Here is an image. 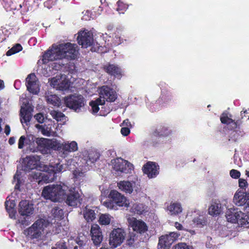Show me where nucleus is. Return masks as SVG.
I'll list each match as a JSON object with an SVG mask.
<instances>
[{
  "label": "nucleus",
  "mask_w": 249,
  "mask_h": 249,
  "mask_svg": "<svg viewBox=\"0 0 249 249\" xmlns=\"http://www.w3.org/2000/svg\"><path fill=\"white\" fill-rule=\"evenodd\" d=\"M78 54V46L76 44L70 42L58 45L53 44L52 48L45 52L42 56L43 63L50 61H59L52 64L55 71L60 70L62 67L67 64L68 60L76 58Z\"/></svg>",
  "instance_id": "1"
},
{
  "label": "nucleus",
  "mask_w": 249,
  "mask_h": 249,
  "mask_svg": "<svg viewBox=\"0 0 249 249\" xmlns=\"http://www.w3.org/2000/svg\"><path fill=\"white\" fill-rule=\"evenodd\" d=\"M42 196L54 202L61 201L66 198V203L71 206H77L82 201L81 193L78 187L69 188L62 182L44 187Z\"/></svg>",
  "instance_id": "2"
},
{
  "label": "nucleus",
  "mask_w": 249,
  "mask_h": 249,
  "mask_svg": "<svg viewBox=\"0 0 249 249\" xmlns=\"http://www.w3.org/2000/svg\"><path fill=\"white\" fill-rule=\"evenodd\" d=\"M116 91L107 86H103L99 89V97L89 103L92 114L105 116L112 110L108 103L114 102L117 98Z\"/></svg>",
  "instance_id": "3"
},
{
  "label": "nucleus",
  "mask_w": 249,
  "mask_h": 249,
  "mask_svg": "<svg viewBox=\"0 0 249 249\" xmlns=\"http://www.w3.org/2000/svg\"><path fill=\"white\" fill-rule=\"evenodd\" d=\"M66 165L61 164L60 162L53 165H46L43 167L42 172L34 171L33 178L38 179L39 182H49L53 181L56 178V174L66 170Z\"/></svg>",
  "instance_id": "4"
},
{
  "label": "nucleus",
  "mask_w": 249,
  "mask_h": 249,
  "mask_svg": "<svg viewBox=\"0 0 249 249\" xmlns=\"http://www.w3.org/2000/svg\"><path fill=\"white\" fill-rule=\"evenodd\" d=\"M247 213L242 212L238 208L232 207L227 210L226 217L229 222L236 224L240 227H249V201L245 208Z\"/></svg>",
  "instance_id": "5"
},
{
  "label": "nucleus",
  "mask_w": 249,
  "mask_h": 249,
  "mask_svg": "<svg viewBox=\"0 0 249 249\" xmlns=\"http://www.w3.org/2000/svg\"><path fill=\"white\" fill-rule=\"evenodd\" d=\"M82 157L80 158V162H77L79 168L75 170L74 175L75 177H81L83 173L90 170L92 164L99 158V154L94 151L84 150L82 152Z\"/></svg>",
  "instance_id": "6"
},
{
  "label": "nucleus",
  "mask_w": 249,
  "mask_h": 249,
  "mask_svg": "<svg viewBox=\"0 0 249 249\" xmlns=\"http://www.w3.org/2000/svg\"><path fill=\"white\" fill-rule=\"evenodd\" d=\"M222 124H226L228 129L231 131L229 134V140L236 142L242 138L245 134L241 127L242 121L238 120L236 121L229 117L226 113H223L220 117Z\"/></svg>",
  "instance_id": "7"
},
{
  "label": "nucleus",
  "mask_w": 249,
  "mask_h": 249,
  "mask_svg": "<svg viewBox=\"0 0 249 249\" xmlns=\"http://www.w3.org/2000/svg\"><path fill=\"white\" fill-rule=\"evenodd\" d=\"M159 86L161 89V93L159 98L155 104L148 103V99H145V103L147 107L152 112L156 111L160 106H167L173 103L174 96L172 92L165 88L166 84L160 82Z\"/></svg>",
  "instance_id": "8"
},
{
  "label": "nucleus",
  "mask_w": 249,
  "mask_h": 249,
  "mask_svg": "<svg viewBox=\"0 0 249 249\" xmlns=\"http://www.w3.org/2000/svg\"><path fill=\"white\" fill-rule=\"evenodd\" d=\"M104 206L110 209H118L119 207H128L129 201L121 193L116 190H111L108 199L103 203Z\"/></svg>",
  "instance_id": "9"
},
{
  "label": "nucleus",
  "mask_w": 249,
  "mask_h": 249,
  "mask_svg": "<svg viewBox=\"0 0 249 249\" xmlns=\"http://www.w3.org/2000/svg\"><path fill=\"white\" fill-rule=\"evenodd\" d=\"M104 206L110 209H118L119 207H128L129 201L121 193L116 190H111L108 199L103 203Z\"/></svg>",
  "instance_id": "10"
},
{
  "label": "nucleus",
  "mask_w": 249,
  "mask_h": 249,
  "mask_svg": "<svg viewBox=\"0 0 249 249\" xmlns=\"http://www.w3.org/2000/svg\"><path fill=\"white\" fill-rule=\"evenodd\" d=\"M49 225L48 220L39 219L36 220L30 227L24 231V234L31 239H39L45 228Z\"/></svg>",
  "instance_id": "11"
},
{
  "label": "nucleus",
  "mask_w": 249,
  "mask_h": 249,
  "mask_svg": "<svg viewBox=\"0 0 249 249\" xmlns=\"http://www.w3.org/2000/svg\"><path fill=\"white\" fill-rule=\"evenodd\" d=\"M57 140H52L43 138L36 137L35 148L33 152L39 151L43 154H48L51 149L56 150Z\"/></svg>",
  "instance_id": "12"
},
{
  "label": "nucleus",
  "mask_w": 249,
  "mask_h": 249,
  "mask_svg": "<svg viewBox=\"0 0 249 249\" xmlns=\"http://www.w3.org/2000/svg\"><path fill=\"white\" fill-rule=\"evenodd\" d=\"M66 106L79 113L84 109L85 100L81 95L73 94L64 99Z\"/></svg>",
  "instance_id": "13"
},
{
  "label": "nucleus",
  "mask_w": 249,
  "mask_h": 249,
  "mask_svg": "<svg viewBox=\"0 0 249 249\" xmlns=\"http://www.w3.org/2000/svg\"><path fill=\"white\" fill-rule=\"evenodd\" d=\"M113 169L117 172L121 174H130L133 170V165L128 161L121 158H118L111 160Z\"/></svg>",
  "instance_id": "14"
},
{
  "label": "nucleus",
  "mask_w": 249,
  "mask_h": 249,
  "mask_svg": "<svg viewBox=\"0 0 249 249\" xmlns=\"http://www.w3.org/2000/svg\"><path fill=\"white\" fill-rule=\"evenodd\" d=\"M55 147L60 156L63 158L66 157L70 153L77 151L78 148L77 143L75 141L61 142L57 141Z\"/></svg>",
  "instance_id": "15"
},
{
  "label": "nucleus",
  "mask_w": 249,
  "mask_h": 249,
  "mask_svg": "<svg viewBox=\"0 0 249 249\" xmlns=\"http://www.w3.org/2000/svg\"><path fill=\"white\" fill-rule=\"evenodd\" d=\"M180 235V233L178 232H171L168 234L161 235L159 239L158 249H169L171 245L178 238Z\"/></svg>",
  "instance_id": "16"
},
{
  "label": "nucleus",
  "mask_w": 249,
  "mask_h": 249,
  "mask_svg": "<svg viewBox=\"0 0 249 249\" xmlns=\"http://www.w3.org/2000/svg\"><path fill=\"white\" fill-rule=\"evenodd\" d=\"M50 85L57 90L66 91L69 89L71 82L65 75H56L52 78Z\"/></svg>",
  "instance_id": "17"
},
{
  "label": "nucleus",
  "mask_w": 249,
  "mask_h": 249,
  "mask_svg": "<svg viewBox=\"0 0 249 249\" xmlns=\"http://www.w3.org/2000/svg\"><path fill=\"white\" fill-rule=\"evenodd\" d=\"M125 232L121 228L114 229L110 234L109 244L113 248L120 245L124 240Z\"/></svg>",
  "instance_id": "18"
},
{
  "label": "nucleus",
  "mask_w": 249,
  "mask_h": 249,
  "mask_svg": "<svg viewBox=\"0 0 249 249\" xmlns=\"http://www.w3.org/2000/svg\"><path fill=\"white\" fill-rule=\"evenodd\" d=\"M77 38L78 43L82 48H87L94 44L92 33L90 31L84 30L78 33Z\"/></svg>",
  "instance_id": "19"
},
{
  "label": "nucleus",
  "mask_w": 249,
  "mask_h": 249,
  "mask_svg": "<svg viewBox=\"0 0 249 249\" xmlns=\"http://www.w3.org/2000/svg\"><path fill=\"white\" fill-rule=\"evenodd\" d=\"M119 188L122 191L131 194L133 191L138 192L140 190V182L135 181H121L118 183Z\"/></svg>",
  "instance_id": "20"
},
{
  "label": "nucleus",
  "mask_w": 249,
  "mask_h": 249,
  "mask_svg": "<svg viewBox=\"0 0 249 249\" xmlns=\"http://www.w3.org/2000/svg\"><path fill=\"white\" fill-rule=\"evenodd\" d=\"M35 140L36 136L32 134L27 135L26 136H21L18 140V148L22 149L26 146L27 149L33 152V149L35 148Z\"/></svg>",
  "instance_id": "21"
},
{
  "label": "nucleus",
  "mask_w": 249,
  "mask_h": 249,
  "mask_svg": "<svg viewBox=\"0 0 249 249\" xmlns=\"http://www.w3.org/2000/svg\"><path fill=\"white\" fill-rule=\"evenodd\" d=\"M40 158L39 156H29L26 158L25 165L24 170L29 171L36 169V172L41 171V167L40 166Z\"/></svg>",
  "instance_id": "22"
},
{
  "label": "nucleus",
  "mask_w": 249,
  "mask_h": 249,
  "mask_svg": "<svg viewBox=\"0 0 249 249\" xmlns=\"http://www.w3.org/2000/svg\"><path fill=\"white\" fill-rule=\"evenodd\" d=\"M142 170L149 178H155L159 174V166L156 162L148 161L143 165Z\"/></svg>",
  "instance_id": "23"
},
{
  "label": "nucleus",
  "mask_w": 249,
  "mask_h": 249,
  "mask_svg": "<svg viewBox=\"0 0 249 249\" xmlns=\"http://www.w3.org/2000/svg\"><path fill=\"white\" fill-rule=\"evenodd\" d=\"M26 86L27 90L34 94H37L39 92V88L37 80L34 73L28 75L26 79Z\"/></svg>",
  "instance_id": "24"
},
{
  "label": "nucleus",
  "mask_w": 249,
  "mask_h": 249,
  "mask_svg": "<svg viewBox=\"0 0 249 249\" xmlns=\"http://www.w3.org/2000/svg\"><path fill=\"white\" fill-rule=\"evenodd\" d=\"M32 108L29 104H23L20 109V121L24 125H28L32 117Z\"/></svg>",
  "instance_id": "25"
},
{
  "label": "nucleus",
  "mask_w": 249,
  "mask_h": 249,
  "mask_svg": "<svg viewBox=\"0 0 249 249\" xmlns=\"http://www.w3.org/2000/svg\"><path fill=\"white\" fill-rule=\"evenodd\" d=\"M90 235L94 245L99 246L103 241V236L101 229L97 224L91 226Z\"/></svg>",
  "instance_id": "26"
},
{
  "label": "nucleus",
  "mask_w": 249,
  "mask_h": 249,
  "mask_svg": "<svg viewBox=\"0 0 249 249\" xmlns=\"http://www.w3.org/2000/svg\"><path fill=\"white\" fill-rule=\"evenodd\" d=\"M233 200L234 203L237 206H241L247 204L246 206H248V203L249 201V193L238 191L234 194Z\"/></svg>",
  "instance_id": "27"
},
{
  "label": "nucleus",
  "mask_w": 249,
  "mask_h": 249,
  "mask_svg": "<svg viewBox=\"0 0 249 249\" xmlns=\"http://www.w3.org/2000/svg\"><path fill=\"white\" fill-rule=\"evenodd\" d=\"M33 211V205L28 200H24L19 202L18 212L21 215L29 216Z\"/></svg>",
  "instance_id": "28"
},
{
  "label": "nucleus",
  "mask_w": 249,
  "mask_h": 249,
  "mask_svg": "<svg viewBox=\"0 0 249 249\" xmlns=\"http://www.w3.org/2000/svg\"><path fill=\"white\" fill-rule=\"evenodd\" d=\"M129 220V224L134 231L142 233L147 230V226L144 222L137 220L134 217L130 218Z\"/></svg>",
  "instance_id": "29"
},
{
  "label": "nucleus",
  "mask_w": 249,
  "mask_h": 249,
  "mask_svg": "<svg viewBox=\"0 0 249 249\" xmlns=\"http://www.w3.org/2000/svg\"><path fill=\"white\" fill-rule=\"evenodd\" d=\"M104 69L107 72L111 75L120 79L122 76L123 71L122 69L118 66L114 64H109L108 66H106Z\"/></svg>",
  "instance_id": "30"
},
{
  "label": "nucleus",
  "mask_w": 249,
  "mask_h": 249,
  "mask_svg": "<svg viewBox=\"0 0 249 249\" xmlns=\"http://www.w3.org/2000/svg\"><path fill=\"white\" fill-rule=\"evenodd\" d=\"M172 133V130L165 125H160L157 127L153 132L155 136L159 137H167Z\"/></svg>",
  "instance_id": "31"
},
{
  "label": "nucleus",
  "mask_w": 249,
  "mask_h": 249,
  "mask_svg": "<svg viewBox=\"0 0 249 249\" xmlns=\"http://www.w3.org/2000/svg\"><path fill=\"white\" fill-rule=\"evenodd\" d=\"M35 126L36 128L41 131L42 134L44 136L50 137L53 136L55 134V132L52 129V124H44V125L36 124Z\"/></svg>",
  "instance_id": "32"
},
{
  "label": "nucleus",
  "mask_w": 249,
  "mask_h": 249,
  "mask_svg": "<svg viewBox=\"0 0 249 249\" xmlns=\"http://www.w3.org/2000/svg\"><path fill=\"white\" fill-rule=\"evenodd\" d=\"M167 211L168 213L172 215H176L182 211L181 204L178 202H171L169 205L167 206Z\"/></svg>",
  "instance_id": "33"
},
{
  "label": "nucleus",
  "mask_w": 249,
  "mask_h": 249,
  "mask_svg": "<svg viewBox=\"0 0 249 249\" xmlns=\"http://www.w3.org/2000/svg\"><path fill=\"white\" fill-rule=\"evenodd\" d=\"M222 212L221 204L218 201L213 202L209 208V213L213 216H217Z\"/></svg>",
  "instance_id": "34"
},
{
  "label": "nucleus",
  "mask_w": 249,
  "mask_h": 249,
  "mask_svg": "<svg viewBox=\"0 0 249 249\" xmlns=\"http://www.w3.org/2000/svg\"><path fill=\"white\" fill-rule=\"evenodd\" d=\"M45 98L47 103L54 107H59L60 105V99L55 94H53L48 92L46 93Z\"/></svg>",
  "instance_id": "35"
},
{
  "label": "nucleus",
  "mask_w": 249,
  "mask_h": 249,
  "mask_svg": "<svg viewBox=\"0 0 249 249\" xmlns=\"http://www.w3.org/2000/svg\"><path fill=\"white\" fill-rule=\"evenodd\" d=\"M83 215L88 222H92L96 218L94 210L89 208L87 206L83 210Z\"/></svg>",
  "instance_id": "36"
},
{
  "label": "nucleus",
  "mask_w": 249,
  "mask_h": 249,
  "mask_svg": "<svg viewBox=\"0 0 249 249\" xmlns=\"http://www.w3.org/2000/svg\"><path fill=\"white\" fill-rule=\"evenodd\" d=\"M1 3L5 8V9L7 11H11L14 10H19L21 8L19 7V5L16 6V4L14 3L13 0H0Z\"/></svg>",
  "instance_id": "37"
},
{
  "label": "nucleus",
  "mask_w": 249,
  "mask_h": 249,
  "mask_svg": "<svg viewBox=\"0 0 249 249\" xmlns=\"http://www.w3.org/2000/svg\"><path fill=\"white\" fill-rule=\"evenodd\" d=\"M193 222L195 226L200 228L206 225L207 219L203 214H199L193 219Z\"/></svg>",
  "instance_id": "38"
},
{
  "label": "nucleus",
  "mask_w": 249,
  "mask_h": 249,
  "mask_svg": "<svg viewBox=\"0 0 249 249\" xmlns=\"http://www.w3.org/2000/svg\"><path fill=\"white\" fill-rule=\"evenodd\" d=\"M128 5L125 0H119L116 4V10L119 14H124L127 9Z\"/></svg>",
  "instance_id": "39"
},
{
  "label": "nucleus",
  "mask_w": 249,
  "mask_h": 249,
  "mask_svg": "<svg viewBox=\"0 0 249 249\" xmlns=\"http://www.w3.org/2000/svg\"><path fill=\"white\" fill-rule=\"evenodd\" d=\"M8 198V197H7V200L5 203V208L7 211L9 213L10 216L11 215V213H14L15 212V207L16 205V202L14 199H10Z\"/></svg>",
  "instance_id": "40"
},
{
  "label": "nucleus",
  "mask_w": 249,
  "mask_h": 249,
  "mask_svg": "<svg viewBox=\"0 0 249 249\" xmlns=\"http://www.w3.org/2000/svg\"><path fill=\"white\" fill-rule=\"evenodd\" d=\"M146 207L143 204L135 203L133 205L131 208V211L135 213L138 214H142L144 211H146Z\"/></svg>",
  "instance_id": "41"
},
{
  "label": "nucleus",
  "mask_w": 249,
  "mask_h": 249,
  "mask_svg": "<svg viewBox=\"0 0 249 249\" xmlns=\"http://www.w3.org/2000/svg\"><path fill=\"white\" fill-rule=\"evenodd\" d=\"M113 217L109 214H102L100 217L99 222L101 225H109Z\"/></svg>",
  "instance_id": "42"
},
{
  "label": "nucleus",
  "mask_w": 249,
  "mask_h": 249,
  "mask_svg": "<svg viewBox=\"0 0 249 249\" xmlns=\"http://www.w3.org/2000/svg\"><path fill=\"white\" fill-rule=\"evenodd\" d=\"M52 213L54 217L58 219H61L64 217L63 210L58 207L53 208L52 210Z\"/></svg>",
  "instance_id": "43"
},
{
  "label": "nucleus",
  "mask_w": 249,
  "mask_h": 249,
  "mask_svg": "<svg viewBox=\"0 0 249 249\" xmlns=\"http://www.w3.org/2000/svg\"><path fill=\"white\" fill-rule=\"evenodd\" d=\"M50 114L53 119L57 121H63L65 117L64 114L62 112L54 110L50 111Z\"/></svg>",
  "instance_id": "44"
},
{
  "label": "nucleus",
  "mask_w": 249,
  "mask_h": 249,
  "mask_svg": "<svg viewBox=\"0 0 249 249\" xmlns=\"http://www.w3.org/2000/svg\"><path fill=\"white\" fill-rule=\"evenodd\" d=\"M22 47L21 45L19 44H17L7 52L6 55L7 56H10L13 54L20 52L22 50Z\"/></svg>",
  "instance_id": "45"
},
{
  "label": "nucleus",
  "mask_w": 249,
  "mask_h": 249,
  "mask_svg": "<svg viewBox=\"0 0 249 249\" xmlns=\"http://www.w3.org/2000/svg\"><path fill=\"white\" fill-rule=\"evenodd\" d=\"M52 249H67L66 242L63 240H60L52 247Z\"/></svg>",
  "instance_id": "46"
},
{
  "label": "nucleus",
  "mask_w": 249,
  "mask_h": 249,
  "mask_svg": "<svg viewBox=\"0 0 249 249\" xmlns=\"http://www.w3.org/2000/svg\"><path fill=\"white\" fill-rule=\"evenodd\" d=\"M20 174H19L18 171L17 172V173L15 175L14 177L13 181L15 183V188L17 189H18L19 188L20 184L21 183V181L20 179Z\"/></svg>",
  "instance_id": "47"
},
{
  "label": "nucleus",
  "mask_w": 249,
  "mask_h": 249,
  "mask_svg": "<svg viewBox=\"0 0 249 249\" xmlns=\"http://www.w3.org/2000/svg\"><path fill=\"white\" fill-rule=\"evenodd\" d=\"M174 249H194L192 246L188 245L185 243H179L174 246Z\"/></svg>",
  "instance_id": "48"
},
{
  "label": "nucleus",
  "mask_w": 249,
  "mask_h": 249,
  "mask_svg": "<svg viewBox=\"0 0 249 249\" xmlns=\"http://www.w3.org/2000/svg\"><path fill=\"white\" fill-rule=\"evenodd\" d=\"M48 226L53 227V231L52 232V234H58L61 231V227L57 224L55 225V226H54L52 224H50L49 223V225Z\"/></svg>",
  "instance_id": "49"
},
{
  "label": "nucleus",
  "mask_w": 249,
  "mask_h": 249,
  "mask_svg": "<svg viewBox=\"0 0 249 249\" xmlns=\"http://www.w3.org/2000/svg\"><path fill=\"white\" fill-rule=\"evenodd\" d=\"M230 176L233 178H238L240 176V173L236 170L232 169L230 171Z\"/></svg>",
  "instance_id": "50"
},
{
  "label": "nucleus",
  "mask_w": 249,
  "mask_h": 249,
  "mask_svg": "<svg viewBox=\"0 0 249 249\" xmlns=\"http://www.w3.org/2000/svg\"><path fill=\"white\" fill-rule=\"evenodd\" d=\"M94 17L89 11H87L85 14L83 16L82 19L85 20H89L91 18L93 19Z\"/></svg>",
  "instance_id": "51"
},
{
  "label": "nucleus",
  "mask_w": 249,
  "mask_h": 249,
  "mask_svg": "<svg viewBox=\"0 0 249 249\" xmlns=\"http://www.w3.org/2000/svg\"><path fill=\"white\" fill-rule=\"evenodd\" d=\"M56 0H47L44 2V6L48 8H51L55 4Z\"/></svg>",
  "instance_id": "52"
},
{
  "label": "nucleus",
  "mask_w": 249,
  "mask_h": 249,
  "mask_svg": "<svg viewBox=\"0 0 249 249\" xmlns=\"http://www.w3.org/2000/svg\"><path fill=\"white\" fill-rule=\"evenodd\" d=\"M124 42V39L121 37L119 36L118 35H116L115 37L114 38V45H119Z\"/></svg>",
  "instance_id": "53"
},
{
  "label": "nucleus",
  "mask_w": 249,
  "mask_h": 249,
  "mask_svg": "<svg viewBox=\"0 0 249 249\" xmlns=\"http://www.w3.org/2000/svg\"><path fill=\"white\" fill-rule=\"evenodd\" d=\"M248 186L247 181L242 178H240L239 179V186L242 189H245Z\"/></svg>",
  "instance_id": "54"
},
{
  "label": "nucleus",
  "mask_w": 249,
  "mask_h": 249,
  "mask_svg": "<svg viewBox=\"0 0 249 249\" xmlns=\"http://www.w3.org/2000/svg\"><path fill=\"white\" fill-rule=\"evenodd\" d=\"M34 117L38 123H43L44 120V117L42 113H38L36 114Z\"/></svg>",
  "instance_id": "55"
},
{
  "label": "nucleus",
  "mask_w": 249,
  "mask_h": 249,
  "mask_svg": "<svg viewBox=\"0 0 249 249\" xmlns=\"http://www.w3.org/2000/svg\"><path fill=\"white\" fill-rule=\"evenodd\" d=\"M121 134L124 136H126L130 133V129L128 127H122L121 129Z\"/></svg>",
  "instance_id": "56"
},
{
  "label": "nucleus",
  "mask_w": 249,
  "mask_h": 249,
  "mask_svg": "<svg viewBox=\"0 0 249 249\" xmlns=\"http://www.w3.org/2000/svg\"><path fill=\"white\" fill-rule=\"evenodd\" d=\"M28 12H26L24 14H21V15H22V17H21V19H22V21L23 22V23H27V21H29L30 20V18H29V17L28 16V15L27 14V13H28ZM20 13H21L20 12Z\"/></svg>",
  "instance_id": "57"
},
{
  "label": "nucleus",
  "mask_w": 249,
  "mask_h": 249,
  "mask_svg": "<svg viewBox=\"0 0 249 249\" xmlns=\"http://www.w3.org/2000/svg\"><path fill=\"white\" fill-rule=\"evenodd\" d=\"M7 37V36L6 34L4 33V32L2 30H0V43L4 41Z\"/></svg>",
  "instance_id": "58"
},
{
  "label": "nucleus",
  "mask_w": 249,
  "mask_h": 249,
  "mask_svg": "<svg viewBox=\"0 0 249 249\" xmlns=\"http://www.w3.org/2000/svg\"><path fill=\"white\" fill-rule=\"evenodd\" d=\"M175 227L178 230H184V228L182 225L178 222L175 223Z\"/></svg>",
  "instance_id": "59"
},
{
  "label": "nucleus",
  "mask_w": 249,
  "mask_h": 249,
  "mask_svg": "<svg viewBox=\"0 0 249 249\" xmlns=\"http://www.w3.org/2000/svg\"><path fill=\"white\" fill-rule=\"evenodd\" d=\"M122 125L124 126L123 127H129V126H131V124L129 120L126 119L123 121L122 123Z\"/></svg>",
  "instance_id": "60"
},
{
  "label": "nucleus",
  "mask_w": 249,
  "mask_h": 249,
  "mask_svg": "<svg viewBox=\"0 0 249 249\" xmlns=\"http://www.w3.org/2000/svg\"><path fill=\"white\" fill-rule=\"evenodd\" d=\"M135 241L134 237L133 238L132 237H130L129 239L127 240V242L128 245L132 246L133 244L134 243Z\"/></svg>",
  "instance_id": "61"
},
{
  "label": "nucleus",
  "mask_w": 249,
  "mask_h": 249,
  "mask_svg": "<svg viewBox=\"0 0 249 249\" xmlns=\"http://www.w3.org/2000/svg\"><path fill=\"white\" fill-rule=\"evenodd\" d=\"M20 84V81L18 80H17L15 81L14 83V87L17 89H19Z\"/></svg>",
  "instance_id": "62"
},
{
  "label": "nucleus",
  "mask_w": 249,
  "mask_h": 249,
  "mask_svg": "<svg viewBox=\"0 0 249 249\" xmlns=\"http://www.w3.org/2000/svg\"><path fill=\"white\" fill-rule=\"evenodd\" d=\"M234 162L235 164H237L239 166H241V162L240 159L237 160V158L235 156H234Z\"/></svg>",
  "instance_id": "63"
},
{
  "label": "nucleus",
  "mask_w": 249,
  "mask_h": 249,
  "mask_svg": "<svg viewBox=\"0 0 249 249\" xmlns=\"http://www.w3.org/2000/svg\"><path fill=\"white\" fill-rule=\"evenodd\" d=\"M4 132L6 135H9L10 132V127L8 125H6L5 127Z\"/></svg>",
  "instance_id": "64"
}]
</instances>
